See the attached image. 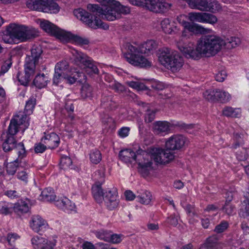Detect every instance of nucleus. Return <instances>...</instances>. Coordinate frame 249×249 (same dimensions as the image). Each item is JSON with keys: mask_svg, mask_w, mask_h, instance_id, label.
Returning a JSON list of instances; mask_svg holds the SVG:
<instances>
[{"mask_svg": "<svg viewBox=\"0 0 249 249\" xmlns=\"http://www.w3.org/2000/svg\"><path fill=\"white\" fill-rule=\"evenodd\" d=\"M240 43L238 37H231L225 40L221 37L214 35L202 36L197 41L195 49L192 43H178V49L188 58L198 60L203 56L210 57L217 54L223 47L228 49L236 47Z\"/></svg>", "mask_w": 249, "mask_h": 249, "instance_id": "nucleus-1", "label": "nucleus"}, {"mask_svg": "<svg viewBox=\"0 0 249 249\" xmlns=\"http://www.w3.org/2000/svg\"><path fill=\"white\" fill-rule=\"evenodd\" d=\"M21 125L24 127V131L29 125V118L24 112L19 111L11 120L6 138L2 144L3 149L5 152L14 150L15 152L18 154L19 158L26 156L24 144L22 142L17 143L15 137L18 131L19 126Z\"/></svg>", "mask_w": 249, "mask_h": 249, "instance_id": "nucleus-2", "label": "nucleus"}, {"mask_svg": "<svg viewBox=\"0 0 249 249\" xmlns=\"http://www.w3.org/2000/svg\"><path fill=\"white\" fill-rule=\"evenodd\" d=\"M158 43L154 40H149L142 44L138 48L129 43L125 45L127 53L124 54L126 60L134 66L147 67L151 66V63L141 54L152 53L157 48Z\"/></svg>", "mask_w": 249, "mask_h": 249, "instance_id": "nucleus-3", "label": "nucleus"}, {"mask_svg": "<svg viewBox=\"0 0 249 249\" xmlns=\"http://www.w3.org/2000/svg\"><path fill=\"white\" fill-rule=\"evenodd\" d=\"M119 155L120 160L124 162L130 163L136 161L139 166V171L143 176H147L153 169L150 155L140 147L122 150Z\"/></svg>", "mask_w": 249, "mask_h": 249, "instance_id": "nucleus-4", "label": "nucleus"}, {"mask_svg": "<svg viewBox=\"0 0 249 249\" xmlns=\"http://www.w3.org/2000/svg\"><path fill=\"white\" fill-rule=\"evenodd\" d=\"M5 32V35L10 37L7 40L3 37V40L7 43L25 42L38 36V33L36 30L16 23L10 24L7 26Z\"/></svg>", "mask_w": 249, "mask_h": 249, "instance_id": "nucleus-5", "label": "nucleus"}, {"mask_svg": "<svg viewBox=\"0 0 249 249\" xmlns=\"http://www.w3.org/2000/svg\"><path fill=\"white\" fill-rule=\"evenodd\" d=\"M160 63L173 72L179 70L183 66V57L176 51L168 48H163L159 56Z\"/></svg>", "mask_w": 249, "mask_h": 249, "instance_id": "nucleus-6", "label": "nucleus"}, {"mask_svg": "<svg viewBox=\"0 0 249 249\" xmlns=\"http://www.w3.org/2000/svg\"><path fill=\"white\" fill-rule=\"evenodd\" d=\"M93 196L96 201L99 203L104 199L107 208L113 210L117 208L119 204L117 192L116 188L107 191L103 193L100 185H95L92 187Z\"/></svg>", "mask_w": 249, "mask_h": 249, "instance_id": "nucleus-7", "label": "nucleus"}, {"mask_svg": "<svg viewBox=\"0 0 249 249\" xmlns=\"http://www.w3.org/2000/svg\"><path fill=\"white\" fill-rule=\"evenodd\" d=\"M87 9L107 20L113 21L121 18L119 14L115 10L114 2H110L101 6L97 4H89L87 5Z\"/></svg>", "mask_w": 249, "mask_h": 249, "instance_id": "nucleus-8", "label": "nucleus"}, {"mask_svg": "<svg viewBox=\"0 0 249 249\" xmlns=\"http://www.w3.org/2000/svg\"><path fill=\"white\" fill-rule=\"evenodd\" d=\"M27 4L30 8L50 13L55 14L60 10L58 5L53 0H30Z\"/></svg>", "mask_w": 249, "mask_h": 249, "instance_id": "nucleus-9", "label": "nucleus"}, {"mask_svg": "<svg viewBox=\"0 0 249 249\" xmlns=\"http://www.w3.org/2000/svg\"><path fill=\"white\" fill-rule=\"evenodd\" d=\"M171 150L160 148L152 147L149 153L151 162L153 160L157 164H165L174 159L175 155Z\"/></svg>", "mask_w": 249, "mask_h": 249, "instance_id": "nucleus-10", "label": "nucleus"}, {"mask_svg": "<svg viewBox=\"0 0 249 249\" xmlns=\"http://www.w3.org/2000/svg\"><path fill=\"white\" fill-rule=\"evenodd\" d=\"M172 4L166 0H147L145 8L155 13H163L168 11Z\"/></svg>", "mask_w": 249, "mask_h": 249, "instance_id": "nucleus-11", "label": "nucleus"}, {"mask_svg": "<svg viewBox=\"0 0 249 249\" xmlns=\"http://www.w3.org/2000/svg\"><path fill=\"white\" fill-rule=\"evenodd\" d=\"M188 142L187 139L182 135H173L165 142V148L172 151L183 148Z\"/></svg>", "mask_w": 249, "mask_h": 249, "instance_id": "nucleus-12", "label": "nucleus"}, {"mask_svg": "<svg viewBox=\"0 0 249 249\" xmlns=\"http://www.w3.org/2000/svg\"><path fill=\"white\" fill-rule=\"evenodd\" d=\"M40 26L46 32L53 35L59 39L66 38L68 36L67 32L59 29L48 20H41Z\"/></svg>", "mask_w": 249, "mask_h": 249, "instance_id": "nucleus-13", "label": "nucleus"}, {"mask_svg": "<svg viewBox=\"0 0 249 249\" xmlns=\"http://www.w3.org/2000/svg\"><path fill=\"white\" fill-rule=\"evenodd\" d=\"M68 68V62L66 61H62L57 63L55 67V71L54 74V78H59L60 77L66 78L65 75V71L67 70ZM76 75L70 78H74L75 76L82 77L85 76L83 72L80 71H76Z\"/></svg>", "mask_w": 249, "mask_h": 249, "instance_id": "nucleus-14", "label": "nucleus"}, {"mask_svg": "<svg viewBox=\"0 0 249 249\" xmlns=\"http://www.w3.org/2000/svg\"><path fill=\"white\" fill-rule=\"evenodd\" d=\"M30 226L35 232L38 233L46 229L48 227V224L41 216L36 215L31 217Z\"/></svg>", "mask_w": 249, "mask_h": 249, "instance_id": "nucleus-15", "label": "nucleus"}, {"mask_svg": "<svg viewBox=\"0 0 249 249\" xmlns=\"http://www.w3.org/2000/svg\"><path fill=\"white\" fill-rule=\"evenodd\" d=\"M54 204L58 208L68 213L74 211L75 209L74 203L65 196L59 197L57 200H55Z\"/></svg>", "mask_w": 249, "mask_h": 249, "instance_id": "nucleus-16", "label": "nucleus"}, {"mask_svg": "<svg viewBox=\"0 0 249 249\" xmlns=\"http://www.w3.org/2000/svg\"><path fill=\"white\" fill-rule=\"evenodd\" d=\"M42 142L46 144L48 148L54 149L58 146L60 143V138L55 133L46 134L41 138Z\"/></svg>", "mask_w": 249, "mask_h": 249, "instance_id": "nucleus-17", "label": "nucleus"}, {"mask_svg": "<svg viewBox=\"0 0 249 249\" xmlns=\"http://www.w3.org/2000/svg\"><path fill=\"white\" fill-rule=\"evenodd\" d=\"M172 126L167 121H157L153 124V131L157 134L164 135L169 133Z\"/></svg>", "mask_w": 249, "mask_h": 249, "instance_id": "nucleus-18", "label": "nucleus"}, {"mask_svg": "<svg viewBox=\"0 0 249 249\" xmlns=\"http://www.w3.org/2000/svg\"><path fill=\"white\" fill-rule=\"evenodd\" d=\"M162 31L166 34L172 35L178 31L177 26L169 18H164L160 22Z\"/></svg>", "mask_w": 249, "mask_h": 249, "instance_id": "nucleus-19", "label": "nucleus"}, {"mask_svg": "<svg viewBox=\"0 0 249 249\" xmlns=\"http://www.w3.org/2000/svg\"><path fill=\"white\" fill-rule=\"evenodd\" d=\"M184 29L194 34H208L212 32V30L208 28H205L199 24L188 22Z\"/></svg>", "mask_w": 249, "mask_h": 249, "instance_id": "nucleus-20", "label": "nucleus"}, {"mask_svg": "<svg viewBox=\"0 0 249 249\" xmlns=\"http://www.w3.org/2000/svg\"><path fill=\"white\" fill-rule=\"evenodd\" d=\"M31 243L35 249H47V239L39 236H34L31 239Z\"/></svg>", "mask_w": 249, "mask_h": 249, "instance_id": "nucleus-21", "label": "nucleus"}, {"mask_svg": "<svg viewBox=\"0 0 249 249\" xmlns=\"http://www.w3.org/2000/svg\"><path fill=\"white\" fill-rule=\"evenodd\" d=\"M29 210V203L22 200H18L13 206V210L18 214L27 213Z\"/></svg>", "mask_w": 249, "mask_h": 249, "instance_id": "nucleus-22", "label": "nucleus"}, {"mask_svg": "<svg viewBox=\"0 0 249 249\" xmlns=\"http://www.w3.org/2000/svg\"><path fill=\"white\" fill-rule=\"evenodd\" d=\"M241 110L230 106L225 107L222 111V115L227 117L239 118L241 115Z\"/></svg>", "mask_w": 249, "mask_h": 249, "instance_id": "nucleus-23", "label": "nucleus"}, {"mask_svg": "<svg viewBox=\"0 0 249 249\" xmlns=\"http://www.w3.org/2000/svg\"><path fill=\"white\" fill-rule=\"evenodd\" d=\"M73 14L78 19L85 23L86 24L90 25L89 20L91 16L86 10L82 8L75 9L73 11Z\"/></svg>", "mask_w": 249, "mask_h": 249, "instance_id": "nucleus-24", "label": "nucleus"}, {"mask_svg": "<svg viewBox=\"0 0 249 249\" xmlns=\"http://www.w3.org/2000/svg\"><path fill=\"white\" fill-rule=\"evenodd\" d=\"M40 197L43 201L52 202L55 201L56 196L52 188H47L42 191Z\"/></svg>", "mask_w": 249, "mask_h": 249, "instance_id": "nucleus-25", "label": "nucleus"}, {"mask_svg": "<svg viewBox=\"0 0 249 249\" xmlns=\"http://www.w3.org/2000/svg\"><path fill=\"white\" fill-rule=\"evenodd\" d=\"M73 55L74 57V61L75 64L77 65H81L82 66H83L89 62V60L90 58L86 54L77 51H75V53H73Z\"/></svg>", "mask_w": 249, "mask_h": 249, "instance_id": "nucleus-26", "label": "nucleus"}, {"mask_svg": "<svg viewBox=\"0 0 249 249\" xmlns=\"http://www.w3.org/2000/svg\"><path fill=\"white\" fill-rule=\"evenodd\" d=\"M137 198L141 203L145 205L149 204L152 200L151 194L147 190H141L138 192Z\"/></svg>", "mask_w": 249, "mask_h": 249, "instance_id": "nucleus-27", "label": "nucleus"}, {"mask_svg": "<svg viewBox=\"0 0 249 249\" xmlns=\"http://www.w3.org/2000/svg\"><path fill=\"white\" fill-rule=\"evenodd\" d=\"M37 63L35 61H31L30 58H26L25 64V74L26 78L33 76L35 72L36 65Z\"/></svg>", "mask_w": 249, "mask_h": 249, "instance_id": "nucleus-28", "label": "nucleus"}, {"mask_svg": "<svg viewBox=\"0 0 249 249\" xmlns=\"http://www.w3.org/2000/svg\"><path fill=\"white\" fill-rule=\"evenodd\" d=\"M215 98V102L224 104L230 101L231 96L228 92L219 89H216Z\"/></svg>", "mask_w": 249, "mask_h": 249, "instance_id": "nucleus-29", "label": "nucleus"}, {"mask_svg": "<svg viewBox=\"0 0 249 249\" xmlns=\"http://www.w3.org/2000/svg\"><path fill=\"white\" fill-rule=\"evenodd\" d=\"M232 199V195L229 196L226 199L225 205L222 208V210L224 213L229 215H233L235 213V207L234 205L231 203V201Z\"/></svg>", "mask_w": 249, "mask_h": 249, "instance_id": "nucleus-30", "label": "nucleus"}, {"mask_svg": "<svg viewBox=\"0 0 249 249\" xmlns=\"http://www.w3.org/2000/svg\"><path fill=\"white\" fill-rule=\"evenodd\" d=\"M142 105L143 109H145L144 121L146 123H149L154 121L155 118L156 110L149 109V105L145 103H142Z\"/></svg>", "mask_w": 249, "mask_h": 249, "instance_id": "nucleus-31", "label": "nucleus"}, {"mask_svg": "<svg viewBox=\"0 0 249 249\" xmlns=\"http://www.w3.org/2000/svg\"><path fill=\"white\" fill-rule=\"evenodd\" d=\"M24 157L19 158L18 156V158L13 161H11L7 164L6 166V169L7 173L8 175H14L16 173L17 170V168L19 166V163L21 162V161L19 160V159L21 160Z\"/></svg>", "mask_w": 249, "mask_h": 249, "instance_id": "nucleus-32", "label": "nucleus"}, {"mask_svg": "<svg viewBox=\"0 0 249 249\" xmlns=\"http://www.w3.org/2000/svg\"><path fill=\"white\" fill-rule=\"evenodd\" d=\"M83 67L85 71L89 76L98 73L99 70L91 58H90L89 62L84 65Z\"/></svg>", "mask_w": 249, "mask_h": 249, "instance_id": "nucleus-33", "label": "nucleus"}, {"mask_svg": "<svg viewBox=\"0 0 249 249\" xmlns=\"http://www.w3.org/2000/svg\"><path fill=\"white\" fill-rule=\"evenodd\" d=\"M31 55L27 56L26 58H30L31 61H35V63H37L38 59L42 53L41 47L39 46H34L31 49Z\"/></svg>", "mask_w": 249, "mask_h": 249, "instance_id": "nucleus-34", "label": "nucleus"}, {"mask_svg": "<svg viewBox=\"0 0 249 249\" xmlns=\"http://www.w3.org/2000/svg\"><path fill=\"white\" fill-rule=\"evenodd\" d=\"M101 106L105 108L113 109L116 107V104L112 100L110 96H103L101 100Z\"/></svg>", "mask_w": 249, "mask_h": 249, "instance_id": "nucleus-35", "label": "nucleus"}, {"mask_svg": "<svg viewBox=\"0 0 249 249\" xmlns=\"http://www.w3.org/2000/svg\"><path fill=\"white\" fill-rule=\"evenodd\" d=\"M89 24L90 25H88L89 27L96 29V28H103L105 30L107 29L108 28V26L104 23L101 19H98L96 18H95L94 20H92V17L91 16L89 18Z\"/></svg>", "mask_w": 249, "mask_h": 249, "instance_id": "nucleus-36", "label": "nucleus"}, {"mask_svg": "<svg viewBox=\"0 0 249 249\" xmlns=\"http://www.w3.org/2000/svg\"><path fill=\"white\" fill-rule=\"evenodd\" d=\"M217 243V240L215 236L208 238L206 242L202 244L200 249H214Z\"/></svg>", "mask_w": 249, "mask_h": 249, "instance_id": "nucleus-37", "label": "nucleus"}, {"mask_svg": "<svg viewBox=\"0 0 249 249\" xmlns=\"http://www.w3.org/2000/svg\"><path fill=\"white\" fill-rule=\"evenodd\" d=\"M8 104L9 102L6 99L5 91L0 86V112L4 111L8 107Z\"/></svg>", "mask_w": 249, "mask_h": 249, "instance_id": "nucleus-38", "label": "nucleus"}, {"mask_svg": "<svg viewBox=\"0 0 249 249\" xmlns=\"http://www.w3.org/2000/svg\"><path fill=\"white\" fill-rule=\"evenodd\" d=\"M67 34L68 36L66 38L64 39L71 37L75 43L79 45H88L89 42V40L86 37H83L77 35H72L68 33H67Z\"/></svg>", "mask_w": 249, "mask_h": 249, "instance_id": "nucleus-39", "label": "nucleus"}, {"mask_svg": "<svg viewBox=\"0 0 249 249\" xmlns=\"http://www.w3.org/2000/svg\"><path fill=\"white\" fill-rule=\"evenodd\" d=\"M116 9V11L119 14L121 17V14L127 15L129 14L130 10L129 7L121 5L120 3L117 1L113 0V2Z\"/></svg>", "mask_w": 249, "mask_h": 249, "instance_id": "nucleus-40", "label": "nucleus"}, {"mask_svg": "<svg viewBox=\"0 0 249 249\" xmlns=\"http://www.w3.org/2000/svg\"><path fill=\"white\" fill-rule=\"evenodd\" d=\"M13 205L5 201L0 202V213L7 215L12 213Z\"/></svg>", "mask_w": 249, "mask_h": 249, "instance_id": "nucleus-41", "label": "nucleus"}, {"mask_svg": "<svg viewBox=\"0 0 249 249\" xmlns=\"http://www.w3.org/2000/svg\"><path fill=\"white\" fill-rule=\"evenodd\" d=\"M102 124L106 129H113L115 127L114 120L108 115H105L102 118Z\"/></svg>", "mask_w": 249, "mask_h": 249, "instance_id": "nucleus-42", "label": "nucleus"}, {"mask_svg": "<svg viewBox=\"0 0 249 249\" xmlns=\"http://www.w3.org/2000/svg\"><path fill=\"white\" fill-rule=\"evenodd\" d=\"M111 231L104 230L96 231L94 234L96 237L106 242H108Z\"/></svg>", "mask_w": 249, "mask_h": 249, "instance_id": "nucleus-43", "label": "nucleus"}, {"mask_svg": "<svg viewBox=\"0 0 249 249\" xmlns=\"http://www.w3.org/2000/svg\"><path fill=\"white\" fill-rule=\"evenodd\" d=\"M36 104V98L33 96L31 97L29 100L26 102L25 107V111H26V113H24L27 115V114H30L31 113H32Z\"/></svg>", "mask_w": 249, "mask_h": 249, "instance_id": "nucleus-44", "label": "nucleus"}, {"mask_svg": "<svg viewBox=\"0 0 249 249\" xmlns=\"http://www.w3.org/2000/svg\"><path fill=\"white\" fill-rule=\"evenodd\" d=\"M217 22V18L216 16L210 13H203L202 23H207L213 25Z\"/></svg>", "mask_w": 249, "mask_h": 249, "instance_id": "nucleus-45", "label": "nucleus"}, {"mask_svg": "<svg viewBox=\"0 0 249 249\" xmlns=\"http://www.w3.org/2000/svg\"><path fill=\"white\" fill-rule=\"evenodd\" d=\"M245 196L246 200L244 201L243 205L245 206L244 210L245 212H244L241 210L239 212V214L244 217L249 216V188Z\"/></svg>", "mask_w": 249, "mask_h": 249, "instance_id": "nucleus-46", "label": "nucleus"}, {"mask_svg": "<svg viewBox=\"0 0 249 249\" xmlns=\"http://www.w3.org/2000/svg\"><path fill=\"white\" fill-rule=\"evenodd\" d=\"M90 161L94 164H98L102 160V155L100 151L95 149L90 154Z\"/></svg>", "mask_w": 249, "mask_h": 249, "instance_id": "nucleus-47", "label": "nucleus"}, {"mask_svg": "<svg viewBox=\"0 0 249 249\" xmlns=\"http://www.w3.org/2000/svg\"><path fill=\"white\" fill-rule=\"evenodd\" d=\"M60 164L62 169L66 170L72 165V160L69 157L63 156L61 158Z\"/></svg>", "mask_w": 249, "mask_h": 249, "instance_id": "nucleus-48", "label": "nucleus"}, {"mask_svg": "<svg viewBox=\"0 0 249 249\" xmlns=\"http://www.w3.org/2000/svg\"><path fill=\"white\" fill-rule=\"evenodd\" d=\"M204 97L211 102H215L216 89H210L203 92Z\"/></svg>", "mask_w": 249, "mask_h": 249, "instance_id": "nucleus-49", "label": "nucleus"}, {"mask_svg": "<svg viewBox=\"0 0 249 249\" xmlns=\"http://www.w3.org/2000/svg\"><path fill=\"white\" fill-rule=\"evenodd\" d=\"M203 13L192 12L188 14L189 19L192 22H201L202 21Z\"/></svg>", "mask_w": 249, "mask_h": 249, "instance_id": "nucleus-50", "label": "nucleus"}, {"mask_svg": "<svg viewBox=\"0 0 249 249\" xmlns=\"http://www.w3.org/2000/svg\"><path fill=\"white\" fill-rule=\"evenodd\" d=\"M105 170L106 169L104 166H100L94 173L95 179L100 180L101 182L103 181L105 176Z\"/></svg>", "mask_w": 249, "mask_h": 249, "instance_id": "nucleus-51", "label": "nucleus"}, {"mask_svg": "<svg viewBox=\"0 0 249 249\" xmlns=\"http://www.w3.org/2000/svg\"><path fill=\"white\" fill-rule=\"evenodd\" d=\"M12 64V59L10 57L4 61L1 67L0 71V76L3 75L5 73L7 72L11 68Z\"/></svg>", "mask_w": 249, "mask_h": 249, "instance_id": "nucleus-52", "label": "nucleus"}, {"mask_svg": "<svg viewBox=\"0 0 249 249\" xmlns=\"http://www.w3.org/2000/svg\"><path fill=\"white\" fill-rule=\"evenodd\" d=\"M236 158L239 160L244 161L246 160L248 156L247 149L245 148L242 147L236 152Z\"/></svg>", "mask_w": 249, "mask_h": 249, "instance_id": "nucleus-53", "label": "nucleus"}, {"mask_svg": "<svg viewBox=\"0 0 249 249\" xmlns=\"http://www.w3.org/2000/svg\"><path fill=\"white\" fill-rule=\"evenodd\" d=\"M228 222L226 221L223 220L215 227L214 231L218 233L223 232L228 228Z\"/></svg>", "mask_w": 249, "mask_h": 249, "instance_id": "nucleus-54", "label": "nucleus"}, {"mask_svg": "<svg viewBox=\"0 0 249 249\" xmlns=\"http://www.w3.org/2000/svg\"><path fill=\"white\" fill-rule=\"evenodd\" d=\"M128 85L138 90H143L146 89V86L142 83L139 82L131 81L128 83Z\"/></svg>", "mask_w": 249, "mask_h": 249, "instance_id": "nucleus-55", "label": "nucleus"}, {"mask_svg": "<svg viewBox=\"0 0 249 249\" xmlns=\"http://www.w3.org/2000/svg\"><path fill=\"white\" fill-rule=\"evenodd\" d=\"M122 236L123 235L122 234H112L111 232L108 242H110L113 244H118L122 241Z\"/></svg>", "mask_w": 249, "mask_h": 249, "instance_id": "nucleus-56", "label": "nucleus"}, {"mask_svg": "<svg viewBox=\"0 0 249 249\" xmlns=\"http://www.w3.org/2000/svg\"><path fill=\"white\" fill-rule=\"evenodd\" d=\"M47 84V81L44 79H34L33 84L37 88L41 89L44 88Z\"/></svg>", "mask_w": 249, "mask_h": 249, "instance_id": "nucleus-57", "label": "nucleus"}, {"mask_svg": "<svg viewBox=\"0 0 249 249\" xmlns=\"http://www.w3.org/2000/svg\"><path fill=\"white\" fill-rule=\"evenodd\" d=\"M47 146L43 142H39L35 145V151L36 153H42L45 151Z\"/></svg>", "mask_w": 249, "mask_h": 249, "instance_id": "nucleus-58", "label": "nucleus"}, {"mask_svg": "<svg viewBox=\"0 0 249 249\" xmlns=\"http://www.w3.org/2000/svg\"><path fill=\"white\" fill-rule=\"evenodd\" d=\"M91 88L89 84H84L82 87L81 93L83 95L85 94L86 97H89L91 95Z\"/></svg>", "mask_w": 249, "mask_h": 249, "instance_id": "nucleus-59", "label": "nucleus"}, {"mask_svg": "<svg viewBox=\"0 0 249 249\" xmlns=\"http://www.w3.org/2000/svg\"><path fill=\"white\" fill-rule=\"evenodd\" d=\"M17 178L21 181L27 183L29 177L28 173L25 171L18 172L17 174Z\"/></svg>", "mask_w": 249, "mask_h": 249, "instance_id": "nucleus-60", "label": "nucleus"}, {"mask_svg": "<svg viewBox=\"0 0 249 249\" xmlns=\"http://www.w3.org/2000/svg\"><path fill=\"white\" fill-rule=\"evenodd\" d=\"M234 138L237 142L232 145V147L234 149H237L239 147L240 145H243L244 142L241 135L236 134L234 135Z\"/></svg>", "mask_w": 249, "mask_h": 249, "instance_id": "nucleus-61", "label": "nucleus"}, {"mask_svg": "<svg viewBox=\"0 0 249 249\" xmlns=\"http://www.w3.org/2000/svg\"><path fill=\"white\" fill-rule=\"evenodd\" d=\"M5 195L10 198H17L20 196L19 193L16 190H8L4 192Z\"/></svg>", "mask_w": 249, "mask_h": 249, "instance_id": "nucleus-62", "label": "nucleus"}, {"mask_svg": "<svg viewBox=\"0 0 249 249\" xmlns=\"http://www.w3.org/2000/svg\"><path fill=\"white\" fill-rule=\"evenodd\" d=\"M19 237V236L17 234L14 233H9L7 235V240L8 243L10 245H12V244L15 242L16 240L18 239Z\"/></svg>", "mask_w": 249, "mask_h": 249, "instance_id": "nucleus-63", "label": "nucleus"}, {"mask_svg": "<svg viewBox=\"0 0 249 249\" xmlns=\"http://www.w3.org/2000/svg\"><path fill=\"white\" fill-rule=\"evenodd\" d=\"M112 88L117 92H123L125 90V87L121 84L115 82L111 85Z\"/></svg>", "mask_w": 249, "mask_h": 249, "instance_id": "nucleus-64", "label": "nucleus"}]
</instances>
